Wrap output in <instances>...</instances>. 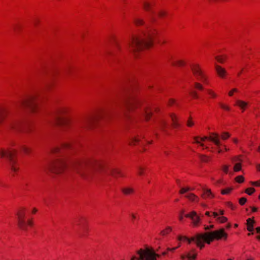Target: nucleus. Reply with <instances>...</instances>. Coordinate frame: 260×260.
Listing matches in <instances>:
<instances>
[{
  "mask_svg": "<svg viewBox=\"0 0 260 260\" xmlns=\"http://www.w3.org/2000/svg\"><path fill=\"white\" fill-rule=\"evenodd\" d=\"M71 168L87 180L101 179L104 175L117 178L123 175L118 170L106 167L98 160L89 158H78L70 162Z\"/></svg>",
  "mask_w": 260,
  "mask_h": 260,
  "instance_id": "nucleus-1",
  "label": "nucleus"
},
{
  "mask_svg": "<svg viewBox=\"0 0 260 260\" xmlns=\"http://www.w3.org/2000/svg\"><path fill=\"white\" fill-rule=\"evenodd\" d=\"M119 105L126 116L128 112L136 110L138 114L142 115L148 120L152 114V109L149 105L147 103H142L140 99L132 94L125 96Z\"/></svg>",
  "mask_w": 260,
  "mask_h": 260,
  "instance_id": "nucleus-2",
  "label": "nucleus"
},
{
  "mask_svg": "<svg viewBox=\"0 0 260 260\" xmlns=\"http://www.w3.org/2000/svg\"><path fill=\"white\" fill-rule=\"evenodd\" d=\"M156 34L155 30H150L147 32L133 36L128 42L130 51L137 57L139 52L152 46L153 38Z\"/></svg>",
  "mask_w": 260,
  "mask_h": 260,
  "instance_id": "nucleus-3",
  "label": "nucleus"
},
{
  "mask_svg": "<svg viewBox=\"0 0 260 260\" xmlns=\"http://www.w3.org/2000/svg\"><path fill=\"white\" fill-rule=\"evenodd\" d=\"M222 238L224 239L227 238V234L224 232L223 229L211 232H207L204 234H198L191 238L180 236L178 237V240L181 241L184 239L186 240L189 244L191 242H194L197 246L202 249L204 247V242H205L208 244H210L214 239L219 240Z\"/></svg>",
  "mask_w": 260,
  "mask_h": 260,
  "instance_id": "nucleus-4",
  "label": "nucleus"
},
{
  "mask_svg": "<svg viewBox=\"0 0 260 260\" xmlns=\"http://www.w3.org/2000/svg\"><path fill=\"white\" fill-rule=\"evenodd\" d=\"M68 110L65 107H60L54 114L51 123L52 124L66 126L71 122L67 116Z\"/></svg>",
  "mask_w": 260,
  "mask_h": 260,
  "instance_id": "nucleus-5",
  "label": "nucleus"
},
{
  "mask_svg": "<svg viewBox=\"0 0 260 260\" xmlns=\"http://www.w3.org/2000/svg\"><path fill=\"white\" fill-rule=\"evenodd\" d=\"M16 154L17 151L14 149L5 151L0 149V157L7 160L9 167L14 173L17 172L19 169L16 159Z\"/></svg>",
  "mask_w": 260,
  "mask_h": 260,
  "instance_id": "nucleus-6",
  "label": "nucleus"
},
{
  "mask_svg": "<svg viewBox=\"0 0 260 260\" xmlns=\"http://www.w3.org/2000/svg\"><path fill=\"white\" fill-rule=\"evenodd\" d=\"M109 114L108 110H102L93 116L86 118L81 124V126L91 127L100 120L104 119Z\"/></svg>",
  "mask_w": 260,
  "mask_h": 260,
  "instance_id": "nucleus-7",
  "label": "nucleus"
},
{
  "mask_svg": "<svg viewBox=\"0 0 260 260\" xmlns=\"http://www.w3.org/2000/svg\"><path fill=\"white\" fill-rule=\"evenodd\" d=\"M140 260H156L160 255L157 254L152 248L146 247L145 249H140L137 251Z\"/></svg>",
  "mask_w": 260,
  "mask_h": 260,
  "instance_id": "nucleus-8",
  "label": "nucleus"
},
{
  "mask_svg": "<svg viewBox=\"0 0 260 260\" xmlns=\"http://www.w3.org/2000/svg\"><path fill=\"white\" fill-rule=\"evenodd\" d=\"M67 167V164L65 158H60L50 164L47 169L51 173L59 174L63 172Z\"/></svg>",
  "mask_w": 260,
  "mask_h": 260,
  "instance_id": "nucleus-9",
  "label": "nucleus"
},
{
  "mask_svg": "<svg viewBox=\"0 0 260 260\" xmlns=\"http://www.w3.org/2000/svg\"><path fill=\"white\" fill-rule=\"evenodd\" d=\"M21 125V120L14 116L9 117L5 124L6 128L12 132H19L20 129Z\"/></svg>",
  "mask_w": 260,
  "mask_h": 260,
  "instance_id": "nucleus-10",
  "label": "nucleus"
},
{
  "mask_svg": "<svg viewBox=\"0 0 260 260\" xmlns=\"http://www.w3.org/2000/svg\"><path fill=\"white\" fill-rule=\"evenodd\" d=\"M37 107L36 99L35 96H30L25 100L19 102L16 105V108H28L31 111H35Z\"/></svg>",
  "mask_w": 260,
  "mask_h": 260,
  "instance_id": "nucleus-11",
  "label": "nucleus"
},
{
  "mask_svg": "<svg viewBox=\"0 0 260 260\" xmlns=\"http://www.w3.org/2000/svg\"><path fill=\"white\" fill-rule=\"evenodd\" d=\"M191 71L196 77L199 80L205 83H207V79L200 66L198 64H192L190 66Z\"/></svg>",
  "mask_w": 260,
  "mask_h": 260,
  "instance_id": "nucleus-12",
  "label": "nucleus"
},
{
  "mask_svg": "<svg viewBox=\"0 0 260 260\" xmlns=\"http://www.w3.org/2000/svg\"><path fill=\"white\" fill-rule=\"evenodd\" d=\"M18 216V225L20 229L23 231L27 230V226L29 225L32 226V222L30 220H28L27 222L25 220V213L23 210L17 213Z\"/></svg>",
  "mask_w": 260,
  "mask_h": 260,
  "instance_id": "nucleus-13",
  "label": "nucleus"
},
{
  "mask_svg": "<svg viewBox=\"0 0 260 260\" xmlns=\"http://www.w3.org/2000/svg\"><path fill=\"white\" fill-rule=\"evenodd\" d=\"M201 141H204L206 140H209L213 142L217 146L219 147L221 145V142L219 139V136L217 133H211L210 136L208 137H204L201 138Z\"/></svg>",
  "mask_w": 260,
  "mask_h": 260,
  "instance_id": "nucleus-14",
  "label": "nucleus"
},
{
  "mask_svg": "<svg viewBox=\"0 0 260 260\" xmlns=\"http://www.w3.org/2000/svg\"><path fill=\"white\" fill-rule=\"evenodd\" d=\"M185 216L190 218L194 226H198L201 221L200 217L197 214V212L194 211H191L190 213L186 214Z\"/></svg>",
  "mask_w": 260,
  "mask_h": 260,
  "instance_id": "nucleus-15",
  "label": "nucleus"
},
{
  "mask_svg": "<svg viewBox=\"0 0 260 260\" xmlns=\"http://www.w3.org/2000/svg\"><path fill=\"white\" fill-rule=\"evenodd\" d=\"M143 5L144 9L146 11L150 12V14L149 15L150 20L152 22H155L156 21V18L155 17V13L154 11H151L152 5L150 3L145 1L143 2Z\"/></svg>",
  "mask_w": 260,
  "mask_h": 260,
  "instance_id": "nucleus-16",
  "label": "nucleus"
},
{
  "mask_svg": "<svg viewBox=\"0 0 260 260\" xmlns=\"http://www.w3.org/2000/svg\"><path fill=\"white\" fill-rule=\"evenodd\" d=\"M10 110L5 107H0V125L3 122L5 119L9 115Z\"/></svg>",
  "mask_w": 260,
  "mask_h": 260,
  "instance_id": "nucleus-17",
  "label": "nucleus"
},
{
  "mask_svg": "<svg viewBox=\"0 0 260 260\" xmlns=\"http://www.w3.org/2000/svg\"><path fill=\"white\" fill-rule=\"evenodd\" d=\"M215 70L220 77L223 78L225 77L227 73L224 68L219 65L215 64Z\"/></svg>",
  "mask_w": 260,
  "mask_h": 260,
  "instance_id": "nucleus-18",
  "label": "nucleus"
},
{
  "mask_svg": "<svg viewBox=\"0 0 260 260\" xmlns=\"http://www.w3.org/2000/svg\"><path fill=\"white\" fill-rule=\"evenodd\" d=\"M232 161L234 162H235V164L234 166V171L235 172H238L241 170V164L240 162H236L238 161H241L238 157H235L232 159Z\"/></svg>",
  "mask_w": 260,
  "mask_h": 260,
  "instance_id": "nucleus-19",
  "label": "nucleus"
},
{
  "mask_svg": "<svg viewBox=\"0 0 260 260\" xmlns=\"http://www.w3.org/2000/svg\"><path fill=\"white\" fill-rule=\"evenodd\" d=\"M168 124L167 122L165 119H161L159 122V128L163 132H167L166 128L168 127Z\"/></svg>",
  "mask_w": 260,
  "mask_h": 260,
  "instance_id": "nucleus-20",
  "label": "nucleus"
},
{
  "mask_svg": "<svg viewBox=\"0 0 260 260\" xmlns=\"http://www.w3.org/2000/svg\"><path fill=\"white\" fill-rule=\"evenodd\" d=\"M213 215L214 218H216L217 221L220 223H224L228 220V218L224 216H218L219 214L217 212H213Z\"/></svg>",
  "mask_w": 260,
  "mask_h": 260,
  "instance_id": "nucleus-21",
  "label": "nucleus"
},
{
  "mask_svg": "<svg viewBox=\"0 0 260 260\" xmlns=\"http://www.w3.org/2000/svg\"><path fill=\"white\" fill-rule=\"evenodd\" d=\"M197 254L194 253L192 254L190 252H188L185 255H181V258L182 260H185L187 258L189 260H194L196 259Z\"/></svg>",
  "mask_w": 260,
  "mask_h": 260,
  "instance_id": "nucleus-22",
  "label": "nucleus"
},
{
  "mask_svg": "<svg viewBox=\"0 0 260 260\" xmlns=\"http://www.w3.org/2000/svg\"><path fill=\"white\" fill-rule=\"evenodd\" d=\"M170 117L171 118L172 124V126L173 128H176L179 126V124L177 122V119L176 116L174 114H170Z\"/></svg>",
  "mask_w": 260,
  "mask_h": 260,
  "instance_id": "nucleus-23",
  "label": "nucleus"
},
{
  "mask_svg": "<svg viewBox=\"0 0 260 260\" xmlns=\"http://www.w3.org/2000/svg\"><path fill=\"white\" fill-rule=\"evenodd\" d=\"M203 189L204 193L202 196L203 198L213 197V195L212 194L210 189H206L204 188Z\"/></svg>",
  "mask_w": 260,
  "mask_h": 260,
  "instance_id": "nucleus-24",
  "label": "nucleus"
},
{
  "mask_svg": "<svg viewBox=\"0 0 260 260\" xmlns=\"http://www.w3.org/2000/svg\"><path fill=\"white\" fill-rule=\"evenodd\" d=\"M254 220L251 218H248L247 219V229L248 231L252 232L253 230V224L254 223Z\"/></svg>",
  "mask_w": 260,
  "mask_h": 260,
  "instance_id": "nucleus-25",
  "label": "nucleus"
},
{
  "mask_svg": "<svg viewBox=\"0 0 260 260\" xmlns=\"http://www.w3.org/2000/svg\"><path fill=\"white\" fill-rule=\"evenodd\" d=\"M236 105L240 107L243 110H244L245 108L247 105V103L241 100H237L236 101Z\"/></svg>",
  "mask_w": 260,
  "mask_h": 260,
  "instance_id": "nucleus-26",
  "label": "nucleus"
},
{
  "mask_svg": "<svg viewBox=\"0 0 260 260\" xmlns=\"http://www.w3.org/2000/svg\"><path fill=\"white\" fill-rule=\"evenodd\" d=\"M70 147V145L69 144H63V145H62V146L61 149L60 148L56 147V148H54L52 150V152L53 153L61 152V150L63 148H69Z\"/></svg>",
  "mask_w": 260,
  "mask_h": 260,
  "instance_id": "nucleus-27",
  "label": "nucleus"
},
{
  "mask_svg": "<svg viewBox=\"0 0 260 260\" xmlns=\"http://www.w3.org/2000/svg\"><path fill=\"white\" fill-rule=\"evenodd\" d=\"M186 197L191 201H199L198 197L193 193H189V194L186 196Z\"/></svg>",
  "mask_w": 260,
  "mask_h": 260,
  "instance_id": "nucleus-28",
  "label": "nucleus"
},
{
  "mask_svg": "<svg viewBox=\"0 0 260 260\" xmlns=\"http://www.w3.org/2000/svg\"><path fill=\"white\" fill-rule=\"evenodd\" d=\"M122 191L125 194H129L134 192V189L131 187L123 188L122 189Z\"/></svg>",
  "mask_w": 260,
  "mask_h": 260,
  "instance_id": "nucleus-29",
  "label": "nucleus"
},
{
  "mask_svg": "<svg viewBox=\"0 0 260 260\" xmlns=\"http://www.w3.org/2000/svg\"><path fill=\"white\" fill-rule=\"evenodd\" d=\"M20 149L21 151L26 154H28L30 152V149L25 145H21Z\"/></svg>",
  "mask_w": 260,
  "mask_h": 260,
  "instance_id": "nucleus-30",
  "label": "nucleus"
},
{
  "mask_svg": "<svg viewBox=\"0 0 260 260\" xmlns=\"http://www.w3.org/2000/svg\"><path fill=\"white\" fill-rule=\"evenodd\" d=\"M172 64L173 66H183L185 64V62L182 60H178L176 61L172 62Z\"/></svg>",
  "mask_w": 260,
  "mask_h": 260,
  "instance_id": "nucleus-31",
  "label": "nucleus"
},
{
  "mask_svg": "<svg viewBox=\"0 0 260 260\" xmlns=\"http://www.w3.org/2000/svg\"><path fill=\"white\" fill-rule=\"evenodd\" d=\"M139 140H140V138L138 137H134L132 138L131 141L130 142V144L131 145H132V144L135 145L139 141Z\"/></svg>",
  "mask_w": 260,
  "mask_h": 260,
  "instance_id": "nucleus-32",
  "label": "nucleus"
},
{
  "mask_svg": "<svg viewBox=\"0 0 260 260\" xmlns=\"http://www.w3.org/2000/svg\"><path fill=\"white\" fill-rule=\"evenodd\" d=\"M134 21L137 25H141L144 23L143 20L140 18H135Z\"/></svg>",
  "mask_w": 260,
  "mask_h": 260,
  "instance_id": "nucleus-33",
  "label": "nucleus"
},
{
  "mask_svg": "<svg viewBox=\"0 0 260 260\" xmlns=\"http://www.w3.org/2000/svg\"><path fill=\"white\" fill-rule=\"evenodd\" d=\"M194 87L198 89L199 90H203V86L200 83L196 82L194 83Z\"/></svg>",
  "mask_w": 260,
  "mask_h": 260,
  "instance_id": "nucleus-34",
  "label": "nucleus"
},
{
  "mask_svg": "<svg viewBox=\"0 0 260 260\" xmlns=\"http://www.w3.org/2000/svg\"><path fill=\"white\" fill-rule=\"evenodd\" d=\"M200 158L201 160L204 162H207L209 159V157L205 155H200Z\"/></svg>",
  "mask_w": 260,
  "mask_h": 260,
  "instance_id": "nucleus-35",
  "label": "nucleus"
},
{
  "mask_svg": "<svg viewBox=\"0 0 260 260\" xmlns=\"http://www.w3.org/2000/svg\"><path fill=\"white\" fill-rule=\"evenodd\" d=\"M171 231V228L170 227H168L166 230L162 231L160 232V234L162 236H164L167 234H168Z\"/></svg>",
  "mask_w": 260,
  "mask_h": 260,
  "instance_id": "nucleus-36",
  "label": "nucleus"
},
{
  "mask_svg": "<svg viewBox=\"0 0 260 260\" xmlns=\"http://www.w3.org/2000/svg\"><path fill=\"white\" fill-rule=\"evenodd\" d=\"M167 12L163 10H160L158 12L157 14L159 17H163L167 15Z\"/></svg>",
  "mask_w": 260,
  "mask_h": 260,
  "instance_id": "nucleus-37",
  "label": "nucleus"
},
{
  "mask_svg": "<svg viewBox=\"0 0 260 260\" xmlns=\"http://www.w3.org/2000/svg\"><path fill=\"white\" fill-rule=\"evenodd\" d=\"M255 191V189L253 188H248L245 190V192L249 195L252 194Z\"/></svg>",
  "mask_w": 260,
  "mask_h": 260,
  "instance_id": "nucleus-38",
  "label": "nucleus"
},
{
  "mask_svg": "<svg viewBox=\"0 0 260 260\" xmlns=\"http://www.w3.org/2000/svg\"><path fill=\"white\" fill-rule=\"evenodd\" d=\"M20 28H21V25L19 24H15L13 26L14 30L16 32H18L19 31V30L20 29Z\"/></svg>",
  "mask_w": 260,
  "mask_h": 260,
  "instance_id": "nucleus-39",
  "label": "nucleus"
},
{
  "mask_svg": "<svg viewBox=\"0 0 260 260\" xmlns=\"http://www.w3.org/2000/svg\"><path fill=\"white\" fill-rule=\"evenodd\" d=\"M235 179L238 183H242L244 181V177L242 176H238L235 178Z\"/></svg>",
  "mask_w": 260,
  "mask_h": 260,
  "instance_id": "nucleus-40",
  "label": "nucleus"
},
{
  "mask_svg": "<svg viewBox=\"0 0 260 260\" xmlns=\"http://www.w3.org/2000/svg\"><path fill=\"white\" fill-rule=\"evenodd\" d=\"M208 93L209 95H211L212 98H216L217 96V94L212 90L211 89H208L207 90Z\"/></svg>",
  "mask_w": 260,
  "mask_h": 260,
  "instance_id": "nucleus-41",
  "label": "nucleus"
},
{
  "mask_svg": "<svg viewBox=\"0 0 260 260\" xmlns=\"http://www.w3.org/2000/svg\"><path fill=\"white\" fill-rule=\"evenodd\" d=\"M189 93L192 95V96L194 99H198L199 96L197 92L195 91H190Z\"/></svg>",
  "mask_w": 260,
  "mask_h": 260,
  "instance_id": "nucleus-42",
  "label": "nucleus"
},
{
  "mask_svg": "<svg viewBox=\"0 0 260 260\" xmlns=\"http://www.w3.org/2000/svg\"><path fill=\"white\" fill-rule=\"evenodd\" d=\"M232 188H227L226 189H223L221 191V193L223 194H228L232 190Z\"/></svg>",
  "mask_w": 260,
  "mask_h": 260,
  "instance_id": "nucleus-43",
  "label": "nucleus"
},
{
  "mask_svg": "<svg viewBox=\"0 0 260 260\" xmlns=\"http://www.w3.org/2000/svg\"><path fill=\"white\" fill-rule=\"evenodd\" d=\"M229 137H230L229 134L228 133H226V132L223 133L222 134V135H221V138L223 140H226V139H227Z\"/></svg>",
  "mask_w": 260,
  "mask_h": 260,
  "instance_id": "nucleus-44",
  "label": "nucleus"
},
{
  "mask_svg": "<svg viewBox=\"0 0 260 260\" xmlns=\"http://www.w3.org/2000/svg\"><path fill=\"white\" fill-rule=\"evenodd\" d=\"M247 200L245 198H241L239 199V204L241 205H243L246 202Z\"/></svg>",
  "mask_w": 260,
  "mask_h": 260,
  "instance_id": "nucleus-45",
  "label": "nucleus"
},
{
  "mask_svg": "<svg viewBox=\"0 0 260 260\" xmlns=\"http://www.w3.org/2000/svg\"><path fill=\"white\" fill-rule=\"evenodd\" d=\"M216 59L220 63H223L224 59L223 58H222V56H216L215 57Z\"/></svg>",
  "mask_w": 260,
  "mask_h": 260,
  "instance_id": "nucleus-46",
  "label": "nucleus"
},
{
  "mask_svg": "<svg viewBox=\"0 0 260 260\" xmlns=\"http://www.w3.org/2000/svg\"><path fill=\"white\" fill-rule=\"evenodd\" d=\"M219 105L221 108H222L225 110L229 111L230 110V107H229L228 106H227L222 103H220Z\"/></svg>",
  "mask_w": 260,
  "mask_h": 260,
  "instance_id": "nucleus-47",
  "label": "nucleus"
},
{
  "mask_svg": "<svg viewBox=\"0 0 260 260\" xmlns=\"http://www.w3.org/2000/svg\"><path fill=\"white\" fill-rule=\"evenodd\" d=\"M222 170L223 171L227 174L229 172V166L228 165H224L223 167H222Z\"/></svg>",
  "mask_w": 260,
  "mask_h": 260,
  "instance_id": "nucleus-48",
  "label": "nucleus"
},
{
  "mask_svg": "<svg viewBox=\"0 0 260 260\" xmlns=\"http://www.w3.org/2000/svg\"><path fill=\"white\" fill-rule=\"evenodd\" d=\"M238 90L237 88H233L231 91H230V92H229V96H232L233 95V94L235 92H238Z\"/></svg>",
  "mask_w": 260,
  "mask_h": 260,
  "instance_id": "nucleus-49",
  "label": "nucleus"
},
{
  "mask_svg": "<svg viewBox=\"0 0 260 260\" xmlns=\"http://www.w3.org/2000/svg\"><path fill=\"white\" fill-rule=\"evenodd\" d=\"M198 139H199V137H196L194 138V139L195 140V143H197V144H199L201 146H204V144L203 143H201L199 140H198Z\"/></svg>",
  "mask_w": 260,
  "mask_h": 260,
  "instance_id": "nucleus-50",
  "label": "nucleus"
},
{
  "mask_svg": "<svg viewBox=\"0 0 260 260\" xmlns=\"http://www.w3.org/2000/svg\"><path fill=\"white\" fill-rule=\"evenodd\" d=\"M187 125L189 127L192 126L193 125V122L190 119H189L187 122Z\"/></svg>",
  "mask_w": 260,
  "mask_h": 260,
  "instance_id": "nucleus-51",
  "label": "nucleus"
},
{
  "mask_svg": "<svg viewBox=\"0 0 260 260\" xmlns=\"http://www.w3.org/2000/svg\"><path fill=\"white\" fill-rule=\"evenodd\" d=\"M138 174L140 175H142L143 174V168H142V167L139 168Z\"/></svg>",
  "mask_w": 260,
  "mask_h": 260,
  "instance_id": "nucleus-52",
  "label": "nucleus"
},
{
  "mask_svg": "<svg viewBox=\"0 0 260 260\" xmlns=\"http://www.w3.org/2000/svg\"><path fill=\"white\" fill-rule=\"evenodd\" d=\"M251 184L253 185H255V186H260V182H258V181H256V182H251Z\"/></svg>",
  "mask_w": 260,
  "mask_h": 260,
  "instance_id": "nucleus-53",
  "label": "nucleus"
},
{
  "mask_svg": "<svg viewBox=\"0 0 260 260\" xmlns=\"http://www.w3.org/2000/svg\"><path fill=\"white\" fill-rule=\"evenodd\" d=\"M186 192V190L185 188H182L179 191L180 193H181V194H183Z\"/></svg>",
  "mask_w": 260,
  "mask_h": 260,
  "instance_id": "nucleus-54",
  "label": "nucleus"
},
{
  "mask_svg": "<svg viewBox=\"0 0 260 260\" xmlns=\"http://www.w3.org/2000/svg\"><path fill=\"white\" fill-rule=\"evenodd\" d=\"M175 103V101L173 99H170L169 101V104L170 105H172V104H173L174 103Z\"/></svg>",
  "mask_w": 260,
  "mask_h": 260,
  "instance_id": "nucleus-55",
  "label": "nucleus"
},
{
  "mask_svg": "<svg viewBox=\"0 0 260 260\" xmlns=\"http://www.w3.org/2000/svg\"><path fill=\"white\" fill-rule=\"evenodd\" d=\"M177 248V247H174V248H167V250H168V251H174L175 250H176Z\"/></svg>",
  "mask_w": 260,
  "mask_h": 260,
  "instance_id": "nucleus-56",
  "label": "nucleus"
},
{
  "mask_svg": "<svg viewBox=\"0 0 260 260\" xmlns=\"http://www.w3.org/2000/svg\"><path fill=\"white\" fill-rule=\"evenodd\" d=\"M214 228V225H210V226H207L205 227V230H208L210 229H212V228Z\"/></svg>",
  "mask_w": 260,
  "mask_h": 260,
  "instance_id": "nucleus-57",
  "label": "nucleus"
},
{
  "mask_svg": "<svg viewBox=\"0 0 260 260\" xmlns=\"http://www.w3.org/2000/svg\"><path fill=\"white\" fill-rule=\"evenodd\" d=\"M139 257H136V256H133L131 259V260H140L139 259Z\"/></svg>",
  "mask_w": 260,
  "mask_h": 260,
  "instance_id": "nucleus-58",
  "label": "nucleus"
},
{
  "mask_svg": "<svg viewBox=\"0 0 260 260\" xmlns=\"http://www.w3.org/2000/svg\"><path fill=\"white\" fill-rule=\"evenodd\" d=\"M255 230L257 233H260V227L256 228Z\"/></svg>",
  "mask_w": 260,
  "mask_h": 260,
  "instance_id": "nucleus-59",
  "label": "nucleus"
},
{
  "mask_svg": "<svg viewBox=\"0 0 260 260\" xmlns=\"http://www.w3.org/2000/svg\"><path fill=\"white\" fill-rule=\"evenodd\" d=\"M224 214V211L223 210H219V213H218L219 215H222Z\"/></svg>",
  "mask_w": 260,
  "mask_h": 260,
  "instance_id": "nucleus-60",
  "label": "nucleus"
},
{
  "mask_svg": "<svg viewBox=\"0 0 260 260\" xmlns=\"http://www.w3.org/2000/svg\"><path fill=\"white\" fill-rule=\"evenodd\" d=\"M115 45H116V47L117 48V49L120 50V47L118 43H116Z\"/></svg>",
  "mask_w": 260,
  "mask_h": 260,
  "instance_id": "nucleus-61",
  "label": "nucleus"
},
{
  "mask_svg": "<svg viewBox=\"0 0 260 260\" xmlns=\"http://www.w3.org/2000/svg\"><path fill=\"white\" fill-rule=\"evenodd\" d=\"M257 209L255 207H252V212H256L257 211Z\"/></svg>",
  "mask_w": 260,
  "mask_h": 260,
  "instance_id": "nucleus-62",
  "label": "nucleus"
},
{
  "mask_svg": "<svg viewBox=\"0 0 260 260\" xmlns=\"http://www.w3.org/2000/svg\"><path fill=\"white\" fill-rule=\"evenodd\" d=\"M107 53H108V55H111V56H115V54H114V53H111V52H108Z\"/></svg>",
  "mask_w": 260,
  "mask_h": 260,
  "instance_id": "nucleus-63",
  "label": "nucleus"
},
{
  "mask_svg": "<svg viewBox=\"0 0 260 260\" xmlns=\"http://www.w3.org/2000/svg\"><path fill=\"white\" fill-rule=\"evenodd\" d=\"M257 169L260 171V164L256 166Z\"/></svg>",
  "mask_w": 260,
  "mask_h": 260,
  "instance_id": "nucleus-64",
  "label": "nucleus"
}]
</instances>
